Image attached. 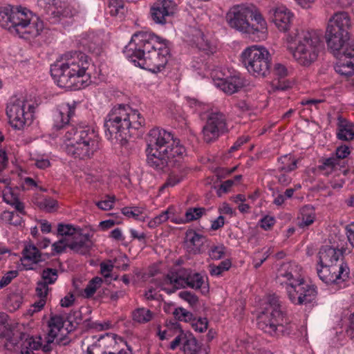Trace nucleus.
<instances>
[{
  "label": "nucleus",
  "mask_w": 354,
  "mask_h": 354,
  "mask_svg": "<svg viewBox=\"0 0 354 354\" xmlns=\"http://www.w3.org/2000/svg\"><path fill=\"white\" fill-rule=\"evenodd\" d=\"M21 339H25L21 346L29 350L30 352H33L35 350H39L41 347V337L40 336L34 338L32 336L21 333L20 336Z\"/></svg>",
  "instance_id": "nucleus-32"
},
{
  "label": "nucleus",
  "mask_w": 354,
  "mask_h": 354,
  "mask_svg": "<svg viewBox=\"0 0 354 354\" xmlns=\"http://www.w3.org/2000/svg\"><path fill=\"white\" fill-rule=\"evenodd\" d=\"M216 84L225 93L232 95L245 86V81L239 76H232L219 80Z\"/></svg>",
  "instance_id": "nucleus-23"
},
{
  "label": "nucleus",
  "mask_w": 354,
  "mask_h": 354,
  "mask_svg": "<svg viewBox=\"0 0 354 354\" xmlns=\"http://www.w3.org/2000/svg\"><path fill=\"white\" fill-rule=\"evenodd\" d=\"M18 275L17 270H11L8 272L0 280V289L8 285L12 279L17 277Z\"/></svg>",
  "instance_id": "nucleus-57"
},
{
  "label": "nucleus",
  "mask_w": 354,
  "mask_h": 354,
  "mask_svg": "<svg viewBox=\"0 0 354 354\" xmlns=\"http://www.w3.org/2000/svg\"><path fill=\"white\" fill-rule=\"evenodd\" d=\"M286 289L288 298L292 304L296 305H304L301 282L295 285L292 283L288 284Z\"/></svg>",
  "instance_id": "nucleus-28"
},
{
  "label": "nucleus",
  "mask_w": 354,
  "mask_h": 354,
  "mask_svg": "<svg viewBox=\"0 0 354 354\" xmlns=\"http://www.w3.org/2000/svg\"><path fill=\"white\" fill-rule=\"evenodd\" d=\"M146 151L147 165L158 172L165 173L179 165L185 154V148L171 133L153 128L148 134Z\"/></svg>",
  "instance_id": "nucleus-1"
},
{
  "label": "nucleus",
  "mask_w": 354,
  "mask_h": 354,
  "mask_svg": "<svg viewBox=\"0 0 354 354\" xmlns=\"http://www.w3.org/2000/svg\"><path fill=\"white\" fill-rule=\"evenodd\" d=\"M179 297L182 299L189 303L191 306H196L198 302V297L190 291L184 290L179 293Z\"/></svg>",
  "instance_id": "nucleus-47"
},
{
  "label": "nucleus",
  "mask_w": 354,
  "mask_h": 354,
  "mask_svg": "<svg viewBox=\"0 0 354 354\" xmlns=\"http://www.w3.org/2000/svg\"><path fill=\"white\" fill-rule=\"evenodd\" d=\"M269 19L281 30L286 32L289 29L292 14L283 6L272 8L268 12Z\"/></svg>",
  "instance_id": "nucleus-17"
},
{
  "label": "nucleus",
  "mask_w": 354,
  "mask_h": 354,
  "mask_svg": "<svg viewBox=\"0 0 354 354\" xmlns=\"http://www.w3.org/2000/svg\"><path fill=\"white\" fill-rule=\"evenodd\" d=\"M178 10V6L173 0H157L151 7L150 13L153 21L158 24L171 21Z\"/></svg>",
  "instance_id": "nucleus-16"
},
{
  "label": "nucleus",
  "mask_w": 354,
  "mask_h": 354,
  "mask_svg": "<svg viewBox=\"0 0 354 354\" xmlns=\"http://www.w3.org/2000/svg\"><path fill=\"white\" fill-rule=\"evenodd\" d=\"M65 62H57L50 67V73L57 84L62 88L78 90L88 85L89 75L86 73L89 63L88 56L82 52H70L64 55Z\"/></svg>",
  "instance_id": "nucleus-3"
},
{
  "label": "nucleus",
  "mask_w": 354,
  "mask_h": 354,
  "mask_svg": "<svg viewBox=\"0 0 354 354\" xmlns=\"http://www.w3.org/2000/svg\"><path fill=\"white\" fill-rule=\"evenodd\" d=\"M3 216L11 225L17 226L21 223V218L14 212L5 211Z\"/></svg>",
  "instance_id": "nucleus-51"
},
{
  "label": "nucleus",
  "mask_w": 354,
  "mask_h": 354,
  "mask_svg": "<svg viewBox=\"0 0 354 354\" xmlns=\"http://www.w3.org/2000/svg\"><path fill=\"white\" fill-rule=\"evenodd\" d=\"M337 138L342 140H350L354 138V125L346 120L339 119Z\"/></svg>",
  "instance_id": "nucleus-25"
},
{
  "label": "nucleus",
  "mask_w": 354,
  "mask_h": 354,
  "mask_svg": "<svg viewBox=\"0 0 354 354\" xmlns=\"http://www.w3.org/2000/svg\"><path fill=\"white\" fill-rule=\"evenodd\" d=\"M80 228H76L71 224L59 223L57 226V234L60 236H72L77 232H81Z\"/></svg>",
  "instance_id": "nucleus-39"
},
{
  "label": "nucleus",
  "mask_w": 354,
  "mask_h": 354,
  "mask_svg": "<svg viewBox=\"0 0 354 354\" xmlns=\"http://www.w3.org/2000/svg\"><path fill=\"white\" fill-rule=\"evenodd\" d=\"M301 288H302V299L304 304L306 305L314 301L317 297V288L314 285H310L301 281Z\"/></svg>",
  "instance_id": "nucleus-30"
},
{
  "label": "nucleus",
  "mask_w": 354,
  "mask_h": 354,
  "mask_svg": "<svg viewBox=\"0 0 354 354\" xmlns=\"http://www.w3.org/2000/svg\"><path fill=\"white\" fill-rule=\"evenodd\" d=\"M230 26L239 31L264 37L267 24L254 5L237 6L226 15Z\"/></svg>",
  "instance_id": "nucleus-7"
},
{
  "label": "nucleus",
  "mask_w": 354,
  "mask_h": 354,
  "mask_svg": "<svg viewBox=\"0 0 354 354\" xmlns=\"http://www.w3.org/2000/svg\"><path fill=\"white\" fill-rule=\"evenodd\" d=\"M318 266L317 267L318 277L326 284H338L348 278L349 268L346 263Z\"/></svg>",
  "instance_id": "nucleus-14"
},
{
  "label": "nucleus",
  "mask_w": 354,
  "mask_h": 354,
  "mask_svg": "<svg viewBox=\"0 0 354 354\" xmlns=\"http://www.w3.org/2000/svg\"><path fill=\"white\" fill-rule=\"evenodd\" d=\"M350 151L349 148L346 146H340L337 148L335 151V155H334L335 158H337V160L339 162L341 159H344L349 155Z\"/></svg>",
  "instance_id": "nucleus-59"
},
{
  "label": "nucleus",
  "mask_w": 354,
  "mask_h": 354,
  "mask_svg": "<svg viewBox=\"0 0 354 354\" xmlns=\"http://www.w3.org/2000/svg\"><path fill=\"white\" fill-rule=\"evenodd\" d=\"M279 162L283 165L279 167V171H291L297 167V160H292L291 157L288 155L281 157Z\"/></svg>",
  "instance_id": "nucleus-38"
},
{
  "label": "nucleus",
  "mask_w": 354,
  "mask_h": 354,
  "mask_svg": "<svg viewBox=\"0 0 354 354\" xmlns=\"http://www.w3.org/2000/svg\"><path fill=\"white\" fill-rule=\"evenodd\" d=\"M258 328L271 335L289 334L290 321L275 294L269 295L257 318Z\"/></svg>",
  "instance_id": "nucleus-6"
},
{
  "label": "nucleus",
  "mask_w": 354,
  "mask_h": 354,
  "mask_svg": "<svg viewBox=\"0 0 354 354\" xmlns=\"http://www.w3.org/2000/svg\"><path fill=\"white\" fill-rule=\"evenodd\" d=\"M208 326V322L206 318H198L197 320H194L192 322V328L200 333L206 330Z\"/></svg>",
  "instance_id": "nucleus-54"
},
{
  "label": "nucleus",
  "mask_w": 354,
  "mask_h": 354,
  "mask_svg": "<svg viewBox=\"0 0 354 354\" xmlns=\"http://www.w3.org/2000/svg\"><path fill=\"white\" fill-rule=\"evenodd\" d=\"M12 6L0 7V26L10 30Z\"/></svg>",
  "instance_id": "nucleus-34"
},
{
  "label": "nucleus",
  "mask_w": 354,
  "mask_h": 354,
  "mask_svg": "<svg viewBox=\"0 0 354 354\" xmlns=\"http://www.w3.org/2000/svg\"><path fill=\"white\" fill-rule=\"evenodd\" d=\"M289 39L296 45L292 55L300 65L308 66L317 60L323 46L319 32L296 29L289 35Z\"/></svg>",
  "instance_id": "nucleus-8"
},
{
  "label": "nucleus",
  "mask_w": 354,
  "mask_h": 354,
  "mask_svg": "<svg viewBox=\"0 0 354 354\" xmlns=\"http://www.w3.org/2000/svg\"><path fill=\"white\" fill-rule=\"evenodd\" d=\"M273 91H286L291 87L290 81L284 79L274 78L272 82Z\"/></svg>",
  "instance_id": "nucleus-45"
},
{
  "label": "nucleus",
  "mask_w": 354,
  "mask_h": 354,
  "mask_svg": "<svg viewBox=\"0 0 354 354\" xmlns=\"http://www.w3.org/2000/svg\"><path fill=\"white\" fill-rule=\"evenodd\" d=\"M153 313L149 309L138 308L132 313V317L134 322L140 324H145L152 319Z\"/></svg>",
  "instance_id": "nucleus-31"
},
{
  "label": "nucleus",
  "mask_w": 354,
  "mask_h": 354,
  "mask_svg": "<svg viewBox=\"0 0 354 354\" xmlns=\"http://www.w3.org/2000/svg\"><path fill=\"white\" fill-rule=\"evenodd\" d=\"M206 240L205 236L196 233L194 230H187L185 234V240L187 251L194 254L201 253V248Z\"/></svg>",
  "instance_id": "nucleus-20"
},
{
  "label": "nucleus",
  "mask_w": 354,
  "mask_h": 354,
  "mask_svg": "<svg viewBox=\"0 0 354 354\" xmlns=\"http://www.w3.org/2000/svg\"><path fill=\"white\" fill-rule=\"evenodd\" d=\"M274 78L284 79L288 75L286 67L279 63L275 64L272 71Z\"/></svg>",
  "instance_id": "nucleus-50"
},
{
  "label": "nucleus",
  "mask_w": 354,
  "mask_h": 354,
  "mask_svg": "<svg viewBox=\"0 0 354 354\" xmlns=\"http://www.w3.org/2000/svg\"><path fill=\"white\" fill-rule=\"evenodd\" d=\"M68 243L66 242V239L64 238H62L59 241L55 242L52 247L53 248V250L57 253L60 254L63 252L66 248H68Z\"/></svg>",
  "instance_id": "nucleus-58"
},
{
  "label": "nucleus",
  "mask_w": 354,
  "mask_h": 354,
  "mask_svg": "<svg viewBox=\"0 0 354 354\" xmlns=\"http://www.w3.org/2000/svg\"><path fill=\"white\" fill-rule=\"evenodd\" d=\"M48 14L51 16V18L54 19V22L59 21L61 17H66L65 12L60 9L55 8L53 6H49L48 7Z\"/></svg>",
  "instance_id": "nucleus-56"
},
{
  "label": "nucleus",
  "mask_w": 354,
  "mask_h": 354,
  "mask_svg": "<svg viewBox=\"0 0 354 354\" xmlns=\"http://www.w3.org/2000/svg\"><path fill=\"white\" fill-rule=\"evenodd\" d=\"M337 62L334 66L335 71L341 75L349 77L354 74V56L347 55H335Z\"/></svg>",
  "instance_id": "nucleus-22"
},
{
  "label": "nucleus",
  "mask_w": 354,
  "mask_h": 354,
  "mask_svg": "<svg viewBox=\"0 0 354 354\" xmlns=\"http://www.w3.org/2000/svg\"><path fill=\"white\" fill-rule=\"evenodd\" d=\"M183 180L182 176L176 175L174 173H171L169 174L167 179L165 183L162 185L160 188V191L163 190L165 188L169 187H174L180 183Z\"/></svg>",
  "instance_id": "nucleus-46"
},
{
  "label": "nucleus",
  "mask_w": 354,
  "mask_h": 354,
  "mask_svg": "<svg viewBox=\"0 0 354 354\" xmlns=\"http://www.w3.org/2000/svg\"><path fill=\"white\" fill-rule=\"evenodd\" d=\"M21 299V297L19 295H11L8 297V304L12 306L13 310H16L20 307Z\"/></svg>",
  "instance_id": "nucleus-60"
},
{
  "label": "nucleus",
  "mask_w": 354,
  "mask_h": 354,
  "mask_svg": "<svg viewBox=\"0 0 354 354\" xmlns=\"http://www.w3.org/2000/svg\"><path fill=\"white\" fill-rule=\"evenodd\" d=\"M225 252L224 245L214 246L209 251V257L212 259L218 260L223 257Z\"/></svg>",
  "instance_id": "nucleus-53"
},
{
  "label": "nucleus",
  "mask_w": 354,
  "mask_h": 354,
  "mask_svg": "<svg viewBox=\"0 0 354 354\" xmlns=\"http://www.w3.org/2000/svg\"><path fill=\"white\" fill-rule=\"evenodd\" d=\"M351 21L346 12L335 13L328 20L325 38L328 50L334 55L354 56V41H350Z\"/></svg>",
  "instance_id": "nucleus-5"
},
{
  "label": "nucleus",
  "mask_w": 354,
  "mask_h": 354,
  "mask_svg": "<svg viewBox=\"0 0 354 354\" xmlns=\"http://www.w3.org/2000/svg\"><path fill=\"white\" fill-rule=\"evenodd\" d=\"M65 322L61 315H54L48 321V326L60 330L64 327Z\"/></svg>",
  "instance_id": "nucleus-52"
},
{
  "label": "nucleus",
  "mask_w": 354,
  "mask_h": 354,
  "mask_svg": "<svg viewBox=\"0 0 354 354\" xmlns=\"http://www.w3.org/2000/svg\"><path fill=\"white\" fill-rule=\"evenodd\" d=\"M234 185V180L230 179L223 182L220 188L217 190V194L218 196H221L223 193H227L230 187Z\"/></svg>",
  "instance_id": "nucleus-62"
},
{
  "label": "nucleus",
  "mask_w": 354,
  "mask_h": 354,
  "mask_svg": "<svg viewBox=\"0 0 354 354\" xmlns=\"http://www.w3.org/2000/svg\"><path fill=\"white\" fill-rule=\"evenodd\" d=\"M48 290H49L48 286L46 285L45 282H41V281H39L37 283L35 292H36V295L38 297L46 299V297H47Z\"/></svg>",
  "instance_id": "nucleus-55"
},
{
  "label": "nucleus",
  "mask_w": 354,
  "mask_h": 354,
  "mask_svg": "<svg viewBox=\"0 0 354 354\" xmlns=\"http://www.w3.org/2000/svg\"><path fill=\"white\" fill-rule=\"evenodd\" d=\"M339 164V162L337 160V158L332 156L324 159L322 164L319 166V170H327L326 174H329L333 171L335 167Z\"/></svg>",
  "instance_id": "nucleus-42"
},
{
  "label": "nucleus",
  "mask_w": 354,
  "mask_h": 354,
  "mask_svg": "<svg viewBox=\"0 0 354 354\" xmlns=\"http://www.w3.org/2000/svg\"><path fill=\"white\" fill-rule=\"evenodd\" d=\"M22 253L24 259L31 261L35 263L44 261V259H41V254L39 250L32 244L26 245Z\"/></svg>",
  "instance_id": "nucleus-29"
},
{
  "label": "nucleus",
  "mask_w": 354,
  "mask_h": 354,
  "mask_svg": "<svg viewBox=\"0 0 354 354\" xmlns=\"http://www.w3.org/2000/svg\"><path fill=\"white\" fill-rule=\"evenodd\" d=\"M164 282L166 284L173 285L171 289L162 288L166 292L171 294L178 289L185 288L187 286L196 290L200 289L204 283V278L198 272H193L189 269L179 268L169 272Z\"/></svg>",
  "instance_id": "nucleus-12"
},
{
  "label": "nucleus",
  "mask_w": 354,
  "mask_h": 354,
  "mask_svg": "<svg viewBox=\"0 0 354 354\" xmlns=\"http://www.w3.org/2000/svg\"><path fill=\"white\" fill-rule=\"evenodd\" d=\"M122 213L128 217H133L136 220H141L140 216L142 212L138 207H125L122 209Z\"/></svg>",
  "instance_id": "nucleus-48"
},
{
  "label": "nucleus",
  "mask_w": 354,
  "mask_h": 354,
  "mask_svg": "<svg viewBox=\"0 0 354 354\" xmlns=\"http://www.w3.org/2000/svg\"><path fill=\"white\" fill-rule=\"evenodd\" d=\"M318 265H337L339 258L343 257V250L335 249L330 245L322 246L319 252Z\"/></svg>",
  "instance_id": "nucleus-19"
},
{
  "label": "nucleus",
  "mask_w": 354,
  "mask_h": 354,
  "mask_svg": "<svg viewBox=\"0 0 354 354\" xmlns=\"http://www.w3.org/2000/svg\"><path fill=\"white\" fill-rule=\"evenodd\" d=\"M115 200L114 195H106L104 198L95 203V205L102 210H109L113 208Z\"/></svg>",
  "instance_id": "nucleus-44"
},
{
  "label": "nucleus",
  "mask_w": 354,
  "mask_h": 354,
  "mask_svg": "<svg viewBox=\"0 0 354 354\" xmlns=\"http://www.w3.org/2000/svg\"><path fill=\"white\" fill-rule=\"evenodd\" d=\"M183 350L187 354H208L207 351L203 349L198 344L196 339L189 334L183 335Z\"/></svg>",
  "instance_id": "nucleus-24"
},
{
  "label": "nucleus",
  "mask_w": 354,
  "mask_h": 354,
  "mask_svg": "<svg viewBox=\"0 0 354 354\" xmlns=\"http://www.w3.org/2000/svg\"><path fill=\"white\" fill-rule=\"evenodd\" d=\"M10 123L15 129H21L26 123L24 102H17L7 107Z\"/></svg>",
  "instance_id": "nucleus-18"
},
{
  "label": "nucleus",
  "mask_w": 354,
  "mask_h": 354,
  "mask_svg": "<svg viewBox=\"0 0 354 354\" xmlns=\"http://www.w3.org/2000/svg\"><path fill=\"white\" fill-rule=\"evenodd\" d=\"M75 113V109L69 105L59 113L62 125L56 124L57 129L67 125L68 130L65 137L68 141L66 147L68 155L75 158H90L99 149V136L97 132L89 126L70 125L71 118Z\"/></svg>",
  "instance_id": "nucleus-2"
},
{
  "label": "nucleus",
  "mask_w": 354,
  "mask_h": 354,
  "mask_svg": "<svg viewBox=\"0 0 354 354\" xmlns=\"http://www.w3.org/2000/svg\"><path fill=\"white\" fill-rule=\"evenodd\" d=\"M169 54V50L167 46H163L159 50H153L149 54H147L145 57L136 61L135 64L141 68L148 70L153 73L160 72L166 66Z\"/></svg>",
  "instance_id": "nucleus-15"
},
{
  "label": "nucleus",
  "mask_w": 354,
  "mask_h": 354,
  "mask_svg": "<svg viewBox=\"0 0 354 354\" xmlns=\"http://www.w3.org/2000/svg\"><path fill=\"white\" fill-rule=\"evenodd\" d=\"M274 217L266 216L261 220V227L266 230H269L274 224Z\"/></svg>",
  "instance_id": "nucleus-63"
},
{
  "label": "nucleus",
  "mask_w": 354,
  "mask_h": 354,
  "mask_svg": "<svg viewBox=\"0 0 354 354\" xmlns=\"http://www.w3.org/2000/svg\"><path fill=\"white\" fill-rule=\"evenodd\" d=\"M75 301V297L73 293H68L61 299L60 305L62 307L68 308L71 306Z\"/></svg>",
  "instance_id": "nucleus-64"
},
{
  "label": "nucleus",
  "mask_w": 354,
  "mask_h": 354,
  "mask_svg": "<svg viewBox=\"0 0 354 354\" xmlns=\"http://www.w3.org/2000/svg\"><path fill=\"white\" fill-rule=\"evenodd\" d=\"M204 207H193L189 208L185 213L187 221H192L200 218L205 212Z\"/></svg>",
  "instance_id": "nucleus-43"
},
{
  "label": "nucleus",
  "mask_w": 354,
  "mask_h": 354,
  "mask_svg": "<svg viewBox=\"0 0 354 354\" xmlns=\"http://www.w3.org/2000/svg\"><path fill=\"white\" fill-rule=\"evenodd\" d=\"M10 30L26 39L36 37L43 30V23L32 21V13L26 8L12 6Z\"/></svg>",
  "instance_id": "nucleus-9"
},
{
  "label": "nucleus",
  "mask_w": 354,
  "mask_h": 354,
  "mask_svg": "<svg viewBox=\"0 0 354 354\" xmlns=\"http://www.w3.org/2000/svg\"><path fill=\"white\" fill-rule=\"evenodd\" d=\"M175 317L180 321L192 322L196 319L194 318V315L191 312L187 311L183 308H177L173 313Z\"/></svg>",
  "instance_id": "nucleus-41"
},
{
  "label": "nucleus",
  "mask_w": 354,
  "mask_h": 354,
  "mask_svg": "<svg viewBox=\"0 0 354 354\" xmlns=\"http://www.w3.org/2000/svg\"><path fill=\"white\" fill-rule=\"evenodd\" d=\"M108 12L111 16L123 18L127 12V7L123 0H109Z\"/></svg>",
  "instance_id": "nucleus-27"
},
{
  "label": "nucleus",
  "mask_w": 354,
  "mask_h": 354,
  "mask_svg": "<svg viewBox=\"0 0 354 354\" xmlns=\"http://www.w3.org/2000/svg\"><path fill=\"white\" fill-rule=\"evenodd\" d=\"M91 235L87 233L82 234L79 233L77 237L75 236V240L68 244V248L74 252L85 255L88 254L93 246V241L91 240Z\"/></svg>",
  "instance_id": "nucleus-21"
},
{
  "label": "nucleus",
  "mask_w": 354,
  "mask_h": 354,
  "mask_svg": "<svg viewBox=\"0 0 354 354\" xmlns=\"http://www.w3.org/2000/svg\"><path fill=\"white\" fill-rule=\"evenodd\" d=\"M58 278V272L57 269L46 268L41 272V279L40 281L45 282L46 285L54 283Z\"/></svg>",
  "instance_id": "nucleus-37"
},
{
  "label": "nucleus",
  "mask_w": 354,
  "mask_h": 354,
  "mask_svg": "<svg viewBox=\"0 0 354 354\" xmlns=\"http://www.w3.org/2000/svg\"><path fill=\"white\" fill-rule=\"evenodd\" d=\"M315 209L311 205H305L300 210V216L298 218L299 227L303 228L311 225L315 220Z\"/></svg>",
  "instance_id": "nucleus-26"
},
{
  "label": "nucleus",
  "mask_w": 354,
  "mask_h": 354,
  "mask_svg": "<svg viewBox=\"0 0 354 354\" xmlns=\"http://www.w3.org/2000/svg\"><path fill=\"white\" fill-rule=\"evenodd\" d=\"M129 107L119 104L114 107L108 114L104 122L105 132L109 133L110 138L113 136L122 142H126L133 136L134 131L145 125V119L136 110H130Z\"/></svg>",
  "instance_id": "nucleus-4"
},
{
  "label": "nucleus",
  "mask_w": 354,
  "mask_h": 354,
  "mask_svg": "<svg viewBox=\"0 0 354 354\" xmlns=\"http://www.w3.org/2000/svg\"><path fill=\"white\" fill-rule=\"evenodd\" d=\"M85 323H87L86 326H88L90 328H95L97 330H104L109 329L110 328V324L107 322H104V324L101 323H97V322H90L89 319H86L84 322Z\"/></svg>",
  "instance_id": "nucleus-61"
},
{
  "label": "nucleus",
  "mask_w": 354,
  "mask_h": 354,
  "mask_svg": "<svg viewBox=\"0 0 354 354\" xmlns=\"http://www.w3.org/2000/svg\"><path fill=\"white\" fill-rule=\"evenodd\" d=\"M12 335V325L8 323V315L1 313H0V337L10 340Z\"/></svg>",
  "instance_id": "nucleus-33"
},
{
  "label": "nucleus",
  "mask_w": 354,
  "mask_h": 354,
  "mask_svg": "<svg viewBox=\"0 0 354 354\" xmlns=\"http://www.w3.org/2000/svg\"><path fill=\"white\" fill-rule=\"evenodd\" d=\"M102 282L103 279L101 277H95L93 278L84 289L85 297L86 298L91 297Z\"/></svg>",
  "instance_id": "nucleus-36"
},
{
  "label": "nucleus",
  "mask_w": 354,
  "mask_h": 354,
  "mask_svg": "<svg viewBox=\"0 0 354 354\" xmlns=\"http://www.w3.org/2000/svg\"><path fill=\"white\" fill-rule=\"evenodd\" d=\"M232 266L230 260L221 261L218 266L210 265L209 273L211 275H220L223 271L228 270Z\"/></svg>",
  "instance_id": "nucleus-40"
},
{
  "label": "nucleus",
  "mask_w": 354,
  "mask_h": 354,
  "mask_svg": "<svg viewBox=\"0 0 354 354\" xmlns=\"http://www.w3.org/2000/svg\"><path fill=\"white\" fill-rule=\"evenodd\" d=\"M227 131L225 115L221 112H212L203 128V140L207 143L214 142Z\"/></svg>",
  "instance_id": "nucleus-13"
},
{
  "label": "nucleus",
  "mask_w": 354,
  "mask_h": 354,
  "mask_svg": "<svg viewBox=\"0 0 354 354\" xmlns=\"http://www.w3.org/2000/svg\"><path fill=\"white\" fill-rule=\"evenodd\" d=\"M167 45L160 40V37L147 32H139L133 35L125 53L133 63L145 57L147 54L151 53L153 50H159Z\"/></svg>",
  "instance_id": "nucleus-11"
},
{
  "label": "nucleus",
  "mask_w": 354,
  "mask_h": 354,
  "mask_svg": "<svg viewBox=\"0 0 354 354\" xmlns=\"http://www.w3.org/2000/svg\"><path fill=\"white\" fill-rule=\"evenodd\" d=\"M57 206V201L52 198H47L39 203V207L41 209L50 212Z\"/></svg>",
  "instance_id": "nucleus-49"
},
{
  "label": "nucleus",
  "mask_w": 354,
  "mask_h": 354,
  "mask_svg": "<svg viewBox=\"0 0 354 354\" xmlns=\"http://www.w3.org/2000/svg\"><path fill=\"white\" fill-rule=\"evenodd\" d=\"M241 59L248 73L255 77H265L270 73L271 56L264 47H248L241 53Z\"/></svg>",
  "instance_id": "nucleus-10"
},
{
  "label": "nucleus",
  "mask_w": 354,
  "mask_h": 354,
  "mask_svg": "<svg viewBox=\"0 0 354 354\" xmlns=\"http://www.w3.org/2000/svg\"><path fill=\"white\" fill-rule=\"evenodd\" d=\"M82 320V312L80 310L72 311L68 314L66 317V322H68V326L66 327V330L70 333L74 330L77 326L80 324Z\"/></svg>",
  "instance_id": "nucleus-35"
}]
</instances>
